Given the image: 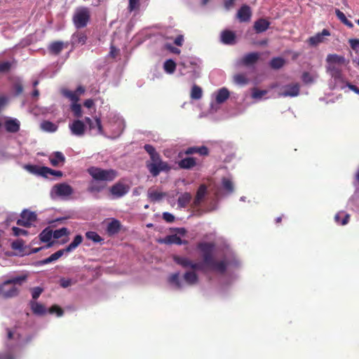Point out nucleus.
I'll list each match as a JSON object with an SVG mask.
<instances>
[{
  "label": "nucleus",
  "instance_id": "f257e3e1",
  "mask_svg": "<svg viewBox=\"0 0 359 359\" xmlns=\"http://www.w3.org/2000/svg\"><path fill=\"white\" fill-rule=\"evenodd\" d=\"M198 248L203 252L202 262H194L189 257L178 255H175L173 260L184 269L200 270L205 272L214 271L221 274L239 269L241 266V261L230 249H227L222 259L217 261L212 256L215 249L213 243H201L198 245Z\"/></svg>",
  "mask_w": 359,
  "mask_h": 359
},
{
  "label": "nucleus",
  "instance_id": "f03ea898",
  "mask_svg": "<svg viewBox=\"0 0 359 359\" xmlns=\"http://www.w3.org/2000/svg\"><path fill=\"white\" fill-rule=\"evenodd\" d=\"M8 339L9 340H14L15 344L12 341L6 345V348L0 352V359H20L21 357L22 346L27 344L31 338L24 340L20 338V336L15 331L8 330Z\"/></svg>",
  "mask_w": 359,
  "mask_h": 359
},
{
  "label": "nucleus",
  "instance_id": "7ed1b4c3",
  "mask_svg": "<svg viewBox=\"0 0 359 359\" xmlns=\"http://www.w3.org/2000/svg\"><path fill=\"white\" fill-rule=\"evenodd\" d=\"M27 278V276L20 275L10 277L0 284V296L4 298H11L17 296L18 288L15 285H22Z\"/></svg>",
  "mask_w": 359,
  "mask_h": 359
},
{
  "label": "nucleus",
  "instance_id": "20e7f679",
  "mask_svg": "<svg viewBox=\"0 0 359 359\" xmlns=\"http://www.w3.org/2000/svg\"><path fill=\"white\" fill-rule=\"evenodd\" d=\"M88 172L93 180L100 182H111L117 177V172L113 169L104 170L97 167H90Z\"/></svg>",
  "mask_w": 359,
  "mask_h": 359
},
{
  "label": "nucleus",
  "instance_id": "39448f33",
  "mask_svg": "<svg viewBox=\"0 0 359 359\" xmlns=\"http://www.w3.org/2000/svg\"><path fill=\"white\" fill-rule=\"evenodd\" d=\"M90 20V12L87 7H79L76 9L72 21L77 29L86 27Z\"/></svg>",
  "mask_w": 359,
  "mask_h": 359
},
{
  "label": "nucleus",
  "instance_id": "423d86ee",
  "mask_svg": "<svg viewBox=\"0 0 359 359\" xmlns=\"http://www.w3.org/2000/svg\"><path fill=\"white\" fill-rule=\"evenodd\" d=\"M73 192L74 190L70 185L67 183H60L53 187L50 195L53 198H66L70 196Z\"/></svg>",
  "mask_w": 359,
  "mask_h": 359
},
{
  "label": "nucleus",
  "instance_id": "0eeeda50",
  "mask_svg": "<svg viewBox=\"0 0 359 359\" xmlns=\"http://www.w3.org/2000/svg\"><path fill=\"white\" fill-rule=\"evenodd\" d=\"M147 166L154 177L157 176L162 171L169 170L168 164L162 161L161 158H151V161H148Z\"/></svg>",
  "mask_w": 359,
  "mask_h": 359
},
{
  "label": "nucleus",
  "instance_id": "6e6552de",
  "mask_svg": "<svg viewBox=\"0 0 359 359\" xmlns=\"http://www.w3.org/2000/svg\"><path fill=\"white\" fill-rule=\"evenodd\" d=\"M25 169L29 172L36 174L44 177H48L49 175L62 176L60 171H54L46 167H37L36 165H27L25 166Z\"/></svg>",
  "mask_w": 359,
  "mask_h": 359
},
{
  "label": "nucleus",
  "instance_id": "1a4fd4ad",
  "mask_svg": "<svg viewBox=\"0 0 359 359\" xmlns=\"http://www.w3.org/2000/svg\"><path fill=\"white\" fill-rule=\"evenodd\" d=\"M233 191V184L229 178L224 177L222 180L221 186L215 191V195L217 199L229 195Z\"/></svg>",
  "mask_w": 359,
  "mask_h": 359
},
{
  "label": "nucleus",
  "instance_id": "9d476101",
  "mask_svg": "<svg viewBox=\"0 0 359 359\" xmlns=\"http://www.w3.org/2000/svg\"><path fill=\"white\" fill-rule=\"evenodd\" d=\"M300 85L298 83H292L282 87L278 93L279 97H297L299 95Z\"/></svg>",
  "mask_w": 359,
  "mask_h": 359
},
{
  "label": "nucleus",
  "instance_id": "9b49d317",
  "mask_svg": "<svg viewBox=\"0 0 359 359\" xmlns=\"http://www.w3.org/2000/svg\"><path fill=\"white\" fill-rule=\"evenodd\" d=\"M130 190V187L118 182L111 187L109 191L114 198H119L125 196Z\"/></svg>",
  "mask_w": 359,
  "mask_h": 359
},
{
  "label": "nucleus",
  "instance_id": "f8f14e48",
  "mask_svg": "<svg viewBox=\"0 0 359 359\" xmlns=\"http://www.w3.org/2000/svg\"><path fill=\"white\" fill-rule=\"evenodd\" d=\"M252 11L249 6L243 4L238 10L236 17L241 22H249L252 17Z\"/></svg>",
  "mask_w": 359,
  "mask_h": 359
},
{
  "label": "nucleus",
  "instance_id": "ddd939ff",
  "mask_svg": "<svg viewBox=\"0 0 359 359\" xmlns=\"http://www.w3.org/2000/svg\"><path fill=\"white\" fill-rule=\"evenodd\" d=\"M184 154L192 155L198 154L199 156H208L209 155L208 148L205 146L201 147H189L184 153L180 152L178 157H182Z\"/></svg>",
  "mask_w": 359,
  "mask_h": 359
},
{
  "label": "nucleus",
  "instance_id": "4468645a",
  "mask_svg": "<svg viewBox=\"0 0 359 359\" xmlns=\"http://www.w3.org/2000/svg\"><path fill=\"white\" fill-rule=\"evenodd\" d=\"M69 128L72 134L77 136H81L85 133L86 126L83 121L80 120H76L71 125H69Z\"/></svg>",
  "mask_w": 359,
  "mask_h": 359
},
{
  "label": "nucleus",
  "instance_id": "2eb2a0df",
  "mask_svg": "<svg viewBox=\"0 0 359 359\" xmlns=\"http://www.w3.org/2000/svg\"><path fill=\"white\" fill-rule=\"evenodd\" d=\"M330 35V32L327 29H324L321 32L316 34L315 36H311L309 39L308 42L311 46H316L323 41L324 36Z\"/></svg>",
  "mask_w": 359,
  "mask_h": 359
},
{
  "label": "nucleus",
  "instance_id": "dca6fc26",
  "mask_svg": "<svg viewBox=\"0 0 359 359\" xmlns=\"http://www.w3.org/2000/svg\"><path fill=\"white\" fill-rule=\"evenodd\" d=\"M105 188V184L100 181L93 180L89 182L88 191L93 195L101 192Z\"/></svg>",
  "mask_w": 359,
  "mask_h": 359
},
{
  "label": "nucleus",
  "instance_id": "f3484780",
  "mask_svg": "<svg viewBox=\"0 0 359 359\" xmlns=\"http://www.w3.org/2000/svg\"><path fill=\"white\" fill-rule=\"evenodd\" d=\"M20 121L15 118H9L5 121L4 126L8 133H17L20 130Z\"/></svg>",
  "mask_w": 359,
  "mask_h": 359
},
{
  "label": "nucleus",
  "instance_id": "a211bd4d",
  "mask_svg": "<svg viewBox=\"0 0 359 359\" xmlns=\"http://www.w3.org/2000/svg\"><path fill=\"white\" fill-rule=\"evenodd\" d=\"M270 22L264 18H260L254 23V29L256 33H262L269 29Z\"/></svg>",
  "mask_w": 359,
  "mask_h": 359
},
{
  "label": "nucleus",
  "instance_id": "6ab92c4d",
  "mask_svg": "<svg viewBox=\"0 0 359 359\" xmlns=\"http://www.w3.org/2000/svg\"><path fill=\"white\" fill-rule=\"evenodd\" d=\"M169 283L176 290H182L184 287V284L180 279V273L176 272L169 276Z\"/></svg>",
  "mask_w": 359,
  "mask_h": 359
},
{
  "label": "nucleus",
  "instance_id": "aec40b11",
  "mask_svg": "<svg viewBox=\"0 0 359 359\" xmlns=\"http://www.w3.org/2000/svg\"><path fill=\"white\" fill-rule=\"evenodd\" d=\"M195 271H188L183 276L184 282L189 285H196L198 281V277Z\"/></svg>",
  "mask_w": 359,
  "mask_h": 359
},
{
  "label": "nucleus",
  "instance_id": "412c9836",
  "mask_svg": "<svg viewBox=\"0 0 359 359\" xmlns=\"http://www.w3.org/2000/svg\"><path fill=\"white\" fill-rule=\"evenodd\" d=\"M259 58L258 53H250L244 55L241 60V63L243 65L249 66L255 64Z\"/></svg>",
  "mask_w": 359,
  "mask_h": 359
},
{
  "label": "nucleus",
  "instance_id": "4be33fe9",
  "mask_svg": "<svg viewBox=\"0 0 359 359\" xmlns=\"http://www.w3.org/2000/svg\"><path fill=\"white\" fill-rule=\"evenodd\" d=\"M32 312L37 316H43L47 312L46 308L41 303L32 300L29 303Z\"/></svg>",
  "mask_w": 359,
  "mask_h": 359
},
{
  "label": "nucleus",
  "instance_id": "5701e85b",
  "mask_svg": "<svg viewBox=\"0 0 359 359\" xmlns=\"http://www.w3.org/2000/svg\"><path fill=\"white\" fill-rule=\"evenodd\" d=\"M326 62L329 65H344L346 63V59L342 55H339L337 54H329L327 56Z\"/></svg>",
  "mask_w": 359,
  "mask_h": 359
},
{
  "label": "nucleus",
  "instance_id": "b1692460",
  "mask_svg": "<svg viewBox=\"0 0 359 359\" xmlns=\"http://www.w3.org/2000/svg\"><path fill=\"white\" fill-rule=\"evenodd\" d=\"M206 193H207L206 186L204 184L201 185L197 191L196 198L194 201V204L195 206H198L201 204V203L205 198Z\"/></svg>",
  "mask_w": 359,
  "mask_h": 359
},
{
  "label": "nucleus",
  "instance_id": "393cba45",
  "mask_svg": "<svg viewBox=\"0 0 359 359\" xmlns=\"http://www.w3.org/2000/svg\"><path fill=\"white\" fill-rule=\"evenodd\" d=\"M221 39L225 44H233L235 42L236 35L232 31L224 30L222 32Z\"/></svg>",
  "mask_w": 359,
  "mask_h": 359
},
{
  "label": "nucleus",
  "instance_id": "a878e982",
  "mask_svg": "<svg viewBox=\"0 0 359 359\" xmlns=\"http://www.w3.org/2000/svg\"><path fill=\"white\" fill-rule=\"evenodd\" d=\"M64 48V43L62 41H53L48 46V51L53 55H59Z\"/></svg>",
  "mask_w": 359,
  "mask_h": 359
},
{
  "label": "nucleus",
  "instance_id": "bb28decb",
  "mask_svg": "<svg viewBox=\"0 0 359 359\" xmlns=\"http://www.w3.org/2000/svg\"><path fill=\"white\" fill-rule=\"evenodd\" d=\"M350 215L344 211L337 212L334 216V221L337 224L346 225L349 221Z\"/></svg>",
  "mask_w": 359,
  "mask_h": 359
},
{
  "label": "nucleus",
  "instance_id": "cd10ccee",
  "mask_svg": "<svg viewBox=\"0 0 359 359\" xmlns=\"http://www.w3.org/2000/svg\"><path fill=\"white\" fill-rule=\"evenodd\" d=\"M121 229V223L117 219H113L110 222L107 227V231L109 235H114L117 233Z\"/></svg>",
  "mask_w": 359,
  "mask_h": 359
},
{
  "label": "nucleus",
  "instance_id": "c85d7f7f",
  "mask_svg": "<svg viewBox=\"0 0 359 359\" xmlns=\"http://www.w3.org/2000/svg\"><path fill=\"white\" fill-rule=\"evenodd\" d=\"M85 121L88 125L90 129L97 128L98 133H102V126L100 118H96L95 121H93L90 118L86 117Z\"/></svg>",
  "mask_w": 359,
  "mask_h": 359
},
{
  "label": "nucleus",
  "instance_id": "c756f323",
  "mask_svg": "<svg viewBox=\"0 0 359 359\" xmlns=\"http://www.w3.org/2000/svg\"><path fill=\"white\" fill-rule=\"evenodd\" d=\"M229 91L226 88L219 89L216 95V102L222 104L229 97Z\"/></svg>",
  "mask_w": 359,
  "mask_h": 359
},
{
  "label": "nucleus",
  "instance_id": "7c9ffc66",
  "mask_svg": "<svg viewBox=\"0 0 359 359\" xmlns=\"http://www.w3.org/2000/svg\"><path fill=\"white\" fill-rule=\"evenodd\" d=\"M82 241L83 237L81 235H76L73 241L68 246L64 248V250L66 252H70L75 250L82 243Z\"/></svg>",
  "mask_w": 359,
  "mask_h": 359
},
{
  "label": "nucleus",
  "instance_id": "2f4dec72",
  "mask_svg": "<svg viewBox=\"0 0 359 359\" xmlns=\"http://www.w3.org/2000/svg\"><path fill=\"white\" fill-rule=\"evenodd\" d=\"M41 128L43 131L49 132V133H53V132H55L57 130L58 126H57V125H56L55 123H53L51 121H43L41 123Z\"/></svg>",
  "mask_w": 359,
  "mask_h": 359
},
{
  "label": "nucleus",
  "instance_id": "473e14b6",
  "mask_svg": "<svg viewBox=\"0 0 359 359\" xmlns=\"http://www.w3.org/2000/svg\"><path fill=\"white\" fill-rule=\"evenodd\" d=\"M191 196L189 193H184L177 200L178 206L180 208H184L190 202Z\"/></svg>",
  "mask_w": 359,
  "mask_h": 359
},
{
  "label": "nucleus",
  "instance_id": "72a5a7b5",
  "mask_svg": "<svg viewBox=\"0 0 359 359\" xmlns=\"http://www.w3.org/2000/svg\"><path fill=\"white\" fill-rule=\"evenodd\" d=\"M73 43L74 44L83 45L87 40V36L83 32H77L72 36Z\"/></svg>",
  "mask_w": 359,
  "mask_h": 359
},
{
  "label": "nucleus",
  "instance_id": "f704fd0d",
  "mask_svg": "<svg viewBox=\"0 0 359 359\" xmlns=\"http://www.w3.org/2000/svg\"><path fill=\"white\" fill-rule=\"evenodd\" d=\"M196 165L195 158H182L179 165L182 168L190 169Z\"/></svg>",
  "mask_w": 359,
  "mask_h": 359
},
{
  "label": "nucleus",
  "instance_id": "c9c22d12",
  "mask_svg": "<svg viewBox=\"0 0 359 359\" xmlns=\"http://www.w3.org/2000/svg\"><path fill=\"white\" fill-rule=\"evenodd\" d=\"M285 65V60L282 57H273L270 62V66L273 69H279Z\"/></svg>",
  "mask_w": 359,
  "mask_h": 359
},
{
  "label": "nucleus",
  "instance_id": "e433bc0d",
  "mask_svg": "<svg viewBox=\"0 0 359 359\" xmlns=\"http://www.w3.org/2000/svg\"><path fill=\"white\" fill-rule=\"evenodd\" d=\"M164 194L155 189H150L148 191V197L151 201H158L162 199Z\"/></svg>",
  "mask_w": 359,
  "mask_h": 359
},
{
  "label": "nucleus",
  "instance_id": "4c0bfd02",
  "mask_svg": "<svg viewBox=\"0 0 359 359\" xmlns=\"http://www.w3.org/2000/svg\"><path fill=\"white\" fill-rule=\"evenodd\" d=\"M163 242L165 243H168V244H177V245H182V244L185 243V242H183L182 241V239L177 235L168 236L164 239V241Z\"/></svg>",
  "mask_w": 359,
  "mask_h": 359
},
{
  "label": "nucleus",
  "instance_id": "58836bf2",
  "mask_svg": "<svg viewBox=\"0 0 359 359\" xmlns=\"http://www.w3.org/2000/svg\"><path fill=\"white\" fill-rule=\"evenodd\" d=\"M62 93L65 97L72 100L73 103L77 102L79 100V95L75 91L64 89L62 90Z\"/></svg>",
  "mask_w": 359,
  "mask_h": 359
},
{
  "label": "nucleus",
  "instance_id": "ea45409f",
  "mask_svg": "<svg viewBox=\"0 0 359 359\" xmlns=\"http://www.w3.org/2000/svg\"><path fill=\"white\" fill-rule=\"evenodd\" d=\"M202 88L197 85H194L191 88V97L193 100H199L202 97Z\"/></svg>",
  "mask_w": 359,
  "mask_h": 359
},
{
  "label": "nucleus",
  "instance_id": "a19ab883",
  "mask_svg": "<svg viewBox=\"0 0 359 359\" xmlns=\"http://www.w3.org/2000/svg\"><path fill=\"white\" fill-rule=\"evenodd\" d=\"M335 13H336V15L337 16V18L344 25H346V26H348L350 28H352L353 27V23L346 18V17L344 15V13L343 12H341L339 9H336L335 10Z\"/></svg>",
  "mask_w": 359,
  "mask_h": 359
},
{
  "label": "nucleus",
  "instance_id": "79ce46f5",
  "mask_svg": "<svg viewBox=\"0 0 359 359\" xmlns=\"http://www.w3.org/2000/svg\"><path fill=\"white\" fill-rule=\"evenodd\" d=\"M327 69L330 75L334 79H339L341 76V70L335 65H329Z\"/></svg>",
  "mask_w": 359,
  "mask_h": 359
},
{
  "label": "nucleus",
  "instance_id": "37998d69",
  "mask_svg": "<svg viewBox=\"0 0 359 359\" xmlns=\"http://www.w3.org/2000/svg\"><path fill=\"white\" fill-rule=\"evenodd\" d=\"M233 81L239 85H246L249 82V79L244 74H237L233 76Z\"/></svg>",
  "mask_w": 359,
  "mask_h": 359
},
{
  "label": "nucleus",
  "instance_id": "c03bdc74",
  "mask_svg": "<svg viewBox=\"0 0 359 359\" xmlns=\"http://www.w3.org/2000/svg\"><path fill=\"white\" fill-rule=\"evenodd\" d=\"M53 237V231L48 229H44L39 235L40 240L43 242H49Z\"/></svg>",
  "mask_w": 359,
  "mask_h": 359
},
{
  "label": "nucleus",
  "instance_id": "a18cd8bd",
  "mask_svg": "<svg viewBox=\"0 0 359 359\" xmlns=\"http://www.w3.org/2000/svg\"><path fill=\"white\" fill-rule=\"evenodd\" d=\"M163 67L166 72L172 74L175 71L176 63L172 60H167L164 62Z\"/></svg>",
  "mask_w": 359,
  "mask_h": 359
},
{
  "label": "nucleus",
  "instance_id": "49530a36",
  "mask_svg": "<svg viewBox=\"0 0 359 359\" xmlns=\"http://www.w3.org/2000/svg\"><path fill=\"white\" fill-rule=\"evenodd\" d=\"M140 8V0H128V10L130 13L138 11Z\"/></svg>",
  "mask_w": 359,
  "mask_h": 359
},
{
  "label": "nucleus",
  "instance_id": "de8ad7c7",
  "mask_svg": "<svg viewBox=\"0 0 359 359\" xmlns=\"http://www.w3.org/2000/svg\"><path fill=\"white\" fill-rule=\"evenodd\" d=\"M69 233V230L66 227H62L59 229H56L53 231V237L54 238L58 239L62 238L64 236H67Z\"/></svg>",
  "mask_w": 359,
  "mask_h": 359
},
{
  "label": "nucleus",
  "instance_id": "09e8293b",
  "mask_svg": "<svg viewBox=\"0 0 359 359\" xmlns=\"http://www.w3.org/2000/svg\"><path fill=\"white\" fill-rule=\"evenodd\" d=\"M12 248L15 250H18L20 252H24L25 242L21 239H18L13 241L11 244Z\"/></svg>",
  "mask_w": 359,
  "mask_h": 359
},
{
  "label": "nucleus",
  "instance_id": "8fccbe9b",
  "mask_svg": "<svg viewBox=\"0 0 359 359\" xmlns=\"http://www.w3.org/2000/svg\"><path fill=\"white\" fill-rule=\"evenodd\" d=\"M71 109L74 113V116L81 118L82 116V109L80 104L77 102L73 103L71 106Z\"/></svg>",
  "mask_w": 359,
  "mask_h": 359
},
{
  "label": "nucleus",
  "instance_id": "3c124183",
  "mask_svg": "<svg viewBox=\"0 0 359 359\" xmlns=\"http://www.w3.org/2000/svg\"><path fill=\"white\" fill-rule=\"evenodd\" d=\"M86 236L88 239L91 240L95 243H99L102 241V238L95 231L86 232Z\"/></svg>",
  "mask_w": 359,
  "mask_h": 359
},
{
  "label": "nucleus",
  "instance_id": "603ef678",
  "mask_svg": "<svg viewBox=\"0 0 359 359\" xmlns=\"http://www.w3.org/2000/svg\"><path fill=\"white\" fill-rule=\"evenodd\" d=\"M144 149L150 156V157H159L156 151V149L151 144H145Z\"/></svg>",
  "mask_w": 359,
  "mask_h": 359
},
{
  "label": "nucleus",
  "instance_id": "864d4df0",
  "mask_svg": "<svg viewBox=\"0 0 359 359\" xmlns=\"http://www.w3.org/2000/svg\"><path fill=\"white\" fill-rule=\"evenodd\" d=\"M22 217H25L26 219L29 220V222L32 224L36 219V215L33 212H30L28 210H24L22 212Z\"/></svg>",
  "mask_w": 359,
  "mask_h": 359
},
{
  "label": "nucleus",
  "instance_id": "5fc2aeb1",
  "mask_svg": "<svg viewBox=\"0 0 359 359\" xmlns=\"http://www.w3.org/2000/svg\"><path fill=\"white\" fill-rule=\"evenodd\" d=\"M48 311L50 313H55L57 317L62 316L64 313L63 310L56 305L50 307Z\"/></svg>",
  "mask_w": 359,
  "mask_h": 359
},
{
  "label": "nucleus",
  "instance_id": "6e6d98bb",
  "mask_svg": "<svg viewBox=\"0 0 359 359\" xmlns=\"http://www.w3.org/2000/svg\"><path fill=\"white\" fill-rule=\"evenodd\" d=\"M302 79L306 84L312 83L313 82V76L307 72L302 74Z\"/></svg>",
  "mask_w": 359,
  "mask_h": 359
},
{
  "label": "nucleus",
  "instance_id": "4d7b16f0",
  "mask_svg": "<svg viewBox=\"0 0 359 359\" xmlns=\"http://www.w3.org/2000/svg\"><path fill=\"white\" fill-rule=\"evenodd\" d=\"M12 231H13V235L15 236H27V233H28L26 230L20 229V228L16 227V226H13L12 228Z\"/></svg>",
  "mask_w": 359,
  "mask_h": 359
},
{
  "label": "nucleus",
  "instance_id": "13d9d810",
  "mask_svg": "<svg viewBox=\"0 0 359 359\" xmlns=\"http://www.w3.org/2000/svg\"><path fill=\"white\" fill-rule=\"evenodd\" d=\"M266 93H267L266 90L254 89L252 96L255 99H258V98H261L262 96L265 95Z\"/></svg>",
  "mask_w": 359,
  "mask_h": 359
},
{
  "label": "nucleus",
  "instance_id": "bf43d9fd",
  "mask_svg": "<svg viewBox=\"0 0 359 359\" xmlns=\"http://www.w3.org/2000/svg\"><path fill=\"white\" fill-rule=\"evenodd\" d=\"M43 292V289L40 287H35L32 290V296L33 299L35 301Z\"/></svg>",
  "mask_w": 359,
  "mask_h": 359
},
{
  "label": "nucleus",
  "instance_id": "052dcab7",
  "mask_svg": "<svg viewBox=\"0 0 359 359\" xmlns=\"http://www.w3.org/2000/svg\"><path fill=\"white\" fill-rule=\"evenodd\" d=\"M65 252V250L64 249H62L52 254L50 257L53 262H55L59 258H60Z\"/></svg>",
  "mask_w": 359,
  "mask_h": 359
},
{
  "label": "nucleus",
  "instance_id": "680f3d73",
  "mask_svg": "<svg viewBox=\"0 0 359 359\" xmlns=\"http://www.w3.org/2000/svg\"><path fill=\"white\" fill-rule=\"evenodd\" d=\"M72 284V279L62 278L60 280V285L62 287L66 288Z\"/></svg>",
  "mask_w": 359,
  "mask_h": 359
},
{
  "label": "nucleus",
  "instance_id": "e2e57ef3",
  "mask_svg": "<svg viewBox=\"0 0 359 359\" xmlns=\"http://www.w3.org/2000/svg\"><path fill=\"white\" fill-rule=\"evenodd\" d=\"M11 64L9 62L0 63V72H6L10 70Z\"/></svg>",
  "mask_w": 359,
  "mask_h": 359
},
{
  "label": "nucleus",
  "instance_id": "0e129e2a",
  "mask_svg": "<svg viewBox=\"0 0 359 359\" xmlns=\"http://www.w3.org/2000/svg\"><path fill=\"white\" fill-rule=\"evenodd\" d=\"M17 224L20 226H23L25 227L29 226L32 224L29 222V220L26 219L25 217H22V214H21L20 219L17 221Z\"/></svg>",
  "mask_w": 359,
  "mask_h": 359
},
{
  "label": "nucleus",
  "instance_id": "69168bd1",
  "mask_svg": "<svg viewBox=\"0 0 359 359\" xmlns=\"http://www.w3.org/2000/svg\"><path fill=\"white\" fill-rule=\"evenodd\" d=\"M50 163L54 166H60L65 163V158H50Z\"/></svg>",
  "mask_w": 359,
  "mask_h": 359
},
{
  "label": "nucleus",
  "instance_id": "338daca9",
  "mask_svg": "<svg viewBox=\"0 0 359 359\" xmlns=\"http://www.w3.org/2000/svg\"><path fill=\"white\" fill-rule=\"evenodd\" d=\"M236 0H223L224 6L226 10H229L234 6Z\"/></svg>",
  "mask_w": 359,
  "mask_h": 359
},
{
  "label": "nucleus",
  "instance_id": "774afa93",
  "mask_svg": "<svg viewBox=\"0 0 359 359\" xmlns=\"http://www.w3.org/2000/svg\"><path fill=\"white\" fill-rule=\"evenodd\" d=\"M163 218L167 222H172L175 220V217L170 212H165L163 214Z\"/></svg>",
  "mask_w": 359,
  "mask_h": 359
}]
</instances>
